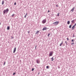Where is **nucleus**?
Segmentation results:
<instances>
[{
    "label": "nucleus",
    "mask_w": 76,
    "mask_h": 76,
    "mask_svg": "<svg viewBox=\"0 0 76 76\" xmlns=\"http://www.w3.org/2000/svg\"><path fill=\"white\" fill-rule=\"evenodd\" d=\"M1 25V23H0V25Z\"/></svg>",
    "instance_id": "40"
},
{
    "label": "nucleus",
    "mask_w": 76,
    "mask_h": 76,
    "mask_svg": "<svg viewBox=\"0 0 76 76\" xmlns=\"http://www.w3.org/2000/svg\"><path fill=\"white\" fill-rule=\"evenodd\" d=\"M39 73H38V75H39Z\"/></svg>",
    "instance_id": "39"
},
{
    "label": "nucleus",
    "mask_w": 76,
    "mask_h": 76,
    "mask_svg": "<svg viewBox=\"0 0 76 76\" xmlns=\"http://www.w3.org/2000/svg\"><path fill=\"white\" fill-rule=\"evenodd\" d=\"M50 34H51L50 33H49V34H48V37H50Z\"/></svg>",
    "instance_id": "17"
},
{
    "label": "nucleus",
    "mask_w": 76,
    "mask_h": 76,
    "mask_svg": "<svg viewBox=\"0 0 76 76\" xmlns=\"http://www.w3.org/2000/svg\"><path fill=\"white\" fill-rule=\"evenodd\" d=\"M26 15H25V16H24V18H26Z\"/></svg>",
    "instance_id": "32"
},
{
    "label": "nucleus",
    "mask_w": 76,
    "mask_h": 76,
    "mask_svg": "<svg viewBox=\"0 0 76 76\" xmlns=\"http://www.w3.org/2000/svg\"><path fill=\"white\" fill-rule=\"evenodd\" d=\"M34 68H32L31 70L32 71H34Z\"/></svg>",
    "instance_id": "24"
},
{
    "label": "nucleus",
    "mask_w": 76,
    "mask_h": 76,
    "mask_svg": "<svg viewBox=\"0 0 76 76\" xmlns=\"http://www.w3.org/2000/svg\"><path fill=\"white\" fill-rule=\"evenodd\" d=\"M67 24L68 25H69V24H70V21H69V20L67 22Z\"/></svg>",
    "instance_id": "9"
},
{
    "label": "nucleus",
    "mask_w": 76,
    "mask_h": 76,
    "mask_svg": "<svg viewBox=\"0 0 76 76\" xmlns=\"http://www.w3.org/2000/svg\"><path fill=\"white\" fill-rule=\"evenodd\" d=\"M39 62H40L39 60L38 59H37L36 60V63H38V64L39 63Z\"/></svg>",
    "instance_id": "5"
},
{
    "label": "nucleus",
    "mask_w": 76,
    "mask_h": 76,
    "mask_svg": "<svg viewBox=\"0 0 76 76\" xmlns=\"http://www.w3.org/2000/svg\"><path fill=\"white\" fill-rule=\"evenodd\" d=\"M52 61H53L54 60V58H53V57H52V58H51Z\"/></svg>",
    "instance_id": "20"
},
{
    "label": "nucleus",
    "mask_w": 76,
    "mask_h": 76,
    "mask_svg": "<svg viewBox=\"0 0 76 76\" xmlns=\"http://www.w3.org/2000/svg\"><path fill=\"white\" fill-rule=\"evenodd\" d=\"M59 14H60V12L58 13L57 16H59Z\"/></svg>",
    "instance_id": "21"
},
{
    "label": "nucleus",
    "mask_w": 76,
    "mask_h": 76,
    "mask_svg": "<svg viewBox=\"0 0 76 76\" xmlns=\"http://www.w3.org/2000/svg\"><path fill=\"white\" fill-rule=\"evenodd\" d=\"M71 44L72 45H75V43H74V42H72L71 43Z\"/></svg>",
    "instance_id": "19"
},
{
    "label": "nucleus",
    "mask_w": 76,
    "mask_h": 76,
    "mask_svg": "<svg viewBox=\"0 0 76 76\" xmlns=\"http://www.w3.org/2000/svg\"><path fill=\"white\" fill-rule=\"evenodd\" d=\"M26 15H27V13H26Z\"/></svg>",
    "instance_id": "38"
},
{
    "label": "nucleus",
    "mask_w": 76,
    "mask_h": 76,
    "mask_svg": "<svg viewBox=\"0 0 76 76\" xmlns=\"http://www.w3.org/2000/svg\"><path fill=\"white\" fill-rule=\"evenodd\" d=\"M2 5H3V4H4V1H2Z\"/></svg>",
    "instance_id": "15"
},
{
    "label": "nucleus",
    "mask_w": 76,
    "mask_h": 76,
    "mask_svg": "<svg viewBox=\"0 0 76 76\" xmlns=\"http://www.w3.org/2000/svg\"><path fill=\"white\" fill-rule=\"evenodd\" d=\"M73 37H75V34H73Z\"/></svg>",
    "instance_id": "26"
},
{
    "label": "nucleus",
    "mask_w": 76,
    "mask_h": 76,
    "mask_svg": "<svg viewBox=\"0 0 76 76\" xmlns=\"http://www.w3.org/2000/svg\"><path fill=\"white\" fill-rule=\"evenodd\" d=\"M11 38L12 39H13L14 37L13 36H11Z\"/></svg>",
    "instance_id": "25"
},
{
    "label": "nucleus",
    "mask_w": 76,
    "mask_h": 76,
    "mask_svg": "<svg viewBox=\"0 0 76 76\" xmlns=\"http://www.w3.org/2000/svg\"><path fill=\"white\" fill-rule=\"evenodd\" d=\"M16 47H15L14 48V51L13 52V53H15V52H16Z\"/></svg>",
    "instance_id": "4"
},
{
    "label": "nucleus",
    "mask_w": 76,
    "mask_h": 76,
    "mask_svg": "<svg viewBox=\"0 0 76 76\" xmlns=\"http://www.w3.org/2000/svg\"><path fill=\"white\" fill-rule=\"evenodd\" d=\"M46 29H47V27H45L43 28L42 30L44 31L45 30H46Z\"/></svg>",
    "instance_id": "7"
},
{
    "label": "nucleus",
    "mask_w": 76,
    "mask_h": 76,
    "mask_svg": "<svg viewBox=\"0 0 76 76\" xmlns=\"http://www.w3.org/2000/svg\"><path fill=\"white\" fill-rule=\"evenodd\" d=\"M39 31H37V32H36L35 34H38V33H39Z\"/></svg>",
    "instance_id": "13"
},
{
    "label": "nucleus",
    "mask_w": 76,
    "mask_h": 76,
    "mask_svg": "<svg viewBox=\"0 0 76 76\" xmlns=\"http://www.w3.org/2000/svg\"><path fill=\"white\" fill-rule=\"evenodd\" d=\"M30 31H28V34H29V33H30Z\"/></svg>",
    "instance_id": "36"
},
{
    "label": "nucleus",
    "mask_w": 76,
    "mask_h": 76,
    "mask_svg": "<svg viewBox=\"0 0 76 76\" xmlns=\"http://www.w3.org/2000/svg\"><path fill=\"white\" fill-rule=\"evenodd\" d=\"M47 20H46V19H44L42 21V23H43V24H44L45 23V22H46V21Z\"/></svg>",
    "instance_id": "3"
},
{
    "label": "nucleus",
    "mask_w": 76,
    "mask_h": 76,
    "mask_svg": "<svg viewBox=\"0 0 76 76\" xmlns=\"http://www.w3.org/2000/svg\"><path fill=\"white\" fill-rule=\"evenodd\" d=\"M9 29H10V27L9 26H8L7 27V30H9Z\"/></svg>",
    "instance_id": "12"
},
{
    "label": "nucleus",
    "mask_w": 76,
    "mask_h": 76,
    "mask_svg": "<svg viewBox=\"0 0 76 76\" xmlns=\"http://www.w3.org/2000/svg\"><path fill=\"white\" fill-rule=\"evenodd\" d=\"M75 44H76V43H75Z\"/></svg>",
    "instance_id": "41"
},
{
    "label": "nucleus",
    "mask_w": 76,
    "mask_h": 76,
    "mask_svg": "<svg viewBox=\"0 0 76 76\" xmlns=\"http://www.w3.org/2000/svg\"><path fill=\"white\" fill-rule=\"evenodd\" d=\"M16 74V73L14 72L13 73V75H15Z\"/></svg>",
    "instance_id": "28"
},
{
    "label": "nucleus",
    "mask_w": 76,
    "mask_h": 76,
    "mask_svg": "<svg viewBox=\"0 0 76 76\" xmlns=\"http://www.w3.org/2000/svg\"><path fill=\"white\" fill-rule=\"evenodd\" d=\"M5 64H6V62H4V65H5Z\"/></svg>",
    "instance_id": "27"
},
{
    "label": "nucleus",
    "mask_w": 76,
    "mask_h": 76,
    "mask_svg": "<svg viewBox=\"0 0 76 76\" xmlns=\"http://www.w3.org/2000/svg\"><path fill=\"white\" fill-rule=\"evenodd\" d=\"M12 17H13V16H14V14H13L12 15Z\"/></svg>",
    "instance_id": "30"
},
{
    "label": "nucleus",
    "mask_w": 76,
    "mask_h": 76,
    "mask_svg": "<svg viewBox=\"0 0 76 76\" xmlns=\"http://www.w3.org/2000/svg\"><path fill=\"white\" fill-rule=\"evenodd\" d=\"M71 22L72 23H75V20H72L71 21Z\"/></svg>",
    "instance_id": "8"
},
{
    "label": "nucleus",
    "mask_w": 76,
    "mask_h": 76,
    "mask_svg": "<svg viewBox=\"0 0 76 76\" xmlns=\"http://www.w3.org/2000/svg\"><path fill=\"white\" fill-rule=\"evenodd\" d=\"M53 56V53H52V52H51L50 53L49 56Z\"/></svg>",
    "instance_id": "6"
},
{
    "label": "nucleus",
    "mask_w": 76,
    "mask_h": 76,
    "mask_svg": "<svg viewBox=\"0 0 76 76\" xmlns=\"http://www.w3.org/2000/svg\"><path fill=\"white\" fill-rule=\"evenodd\" d=\"M66 39H67V40H68V41H69V40L68 38H67Z\"/></svg>",
    "instance_id": "33"
},
{
    "label": "nucleus",
    "mask_w": 76,
    "mask_h": 76,
    "mask_svg": "<svg viewBox=\"0 0 76 76\" xmlns=\"http://www.w3.org/2000/svg\"><path fill=\"white\" fill-rule=\"evenodd\" d=\"M48 67H49V66H46V68L47 69H48Z\"/></svg>",
    "instance_id": "23"
},
{
    "label": "nucleus",
    "mask_w": 76,
    "mask_h": 76,
    "mask_svg": "<svg viewBox=\"0 0 76 76\" xmlns=\"http://www.w3.org/2000/svg\"><path fill=\"white\" fill-rule=\"evenodd\" d=\"M8 12H9V9L8 8L6 9V10H5L3 12V13L4 14H5L6 13H6H8Z\"/></svg>",
    "instance_id": "1"
},
{
    "label": "nucleus",
    "mask_w": 76,
    "mask_h": 76,
    "mask_svg": "<svg viewBox=\"0 0 76 76\" xmlns=\"http://www.w3.org/2000/svg\"><path fill=\"white\" fill-rule=\"evenodd\" d=\"M14 5H16V3L15 2L14 4Z\"/></svg>",
    "instance_id": "29"
},
{
    "label": "nucleus",
    "mask_w": 76,
    "mask_h": 76,
    "mask_svg": "<svg viewBox=\"0 0 76 76\" xmlns=\"http://www.w3.org/2000/svg\"><path fill=\"white\" fill-rule=\"evenodd\" d=\"M76 23H75V24L74 25V26L75 27V26H76Z\"/></svg>",
    "instance_id": "34"
},
{
    "label": "nucleus",
    "mask_w": 76,
    "mask_h": 76,
    "mask_svg": "<svg viewBox=\"0 0 76 76\" xmlns=\"http://www.w3.org/2000/svg\"><path fill=\"white\" fill-rule=\"evenodd\" d=\"M65 43H66V45H68V44L67 43V42L66 41H65Z\"/></svg>",
    "instance_id": "22"
},
{
    "label": "nucleus",
    "mask_w": 76,
    "mask_h": 76,
    "mask_svg": "<svg viewBox=\"0 0 76 76\" xmlns=\"http://www.w3.org/2000/svg\"><path fill=\"white\" fill-rule=\"evenodd\" d=\"M71 41L72 42H74L75 41V40L74 39H72Z\"/></svg>",
    "instance_id": "18"
},
{
    "label": "nucleus",
    "mask_w": 76,
    "mask_h": 76,
    "mask_svg": "<svg viewBox=\"0 0 76 76\" xmlns=\"http://www.w3.org/2000/svg\"><path fill=\"white\" fill-rule=\"evenodd\" d=\"M75 26H73L72 27V29H74V28H75Z\"/></svg>",
    "instance_id": "14"
},
{
    "label": "nucleus",
    "mask_w": 76,
    "mask_h": 76,
    "mask_svg": "<svg viewBox=\"0 0 76 76\" xmlns=\"http://www.w3.org/2000/svg\"><path fill=\"white\" fill-rule=\"evenodd\" d=\"M50 12V10H48V13Z\"/></svg>",
    "instance_id": "37"
},
{
    "label": "nucleus",
    "mask_w": 76,
    "mask_h": 76,
    "mask_svg": "<svg viewBox=\"0 0 76 76\" xmlns=\"http://www.w3.org/2000/svg\"><path fill=\"white\" fill-rule=\"evenodd\" d=\"M63 42L62 41V42L60 44V46H61L63 44Z\"/></svg>",
    "instance_id": "11"
},
{
    "label": "nucleus",
    "mask_w": 76,
    "mask_h": 76,
    "mask_svg": "<svg viewBox=\"0 0 76 76\" xmlns=\"http://www.w3.org/2000/svg\"><path fill=\"white\" fill-rule=\"evenodd\" d=\"M69 28H72V25H70L69 26Z\"/></svg>",
    "instance_id": "16"
},
{
    "label": "nucleus",
    "mask_w": 76,
    "mask_h": 76,
    "mask_svg": "<svg viewBox=\"0 0 76 76\" xmlns=\"http://www.w3.org/2000/svg\"><path fill=\"white\" fill-rule=\"evenodd\" d=\"M56 7H58V5H56Z\"/></svg>",
    "instance_id": "31"
},
{
    "label": "nucleus",
    "mask_w": 76,
    "mask_h": 76,
    "mask_svg": "<svg viewBox=\"0 0 76 76\" xmlns=\"http://www.w3.org/2000/svg\"><path fill=\"white\" fill-rule=\"evenodd\" d=\"M74 9H75V7H73V8L71 10V11H72V12H73Z\"/></svg>",
    "instance_id": "10"
},
{
    "label": "nucleus",
    "mask_w": 76,
    "mask_h": 76,
    "mask_svg": "<svg viewBox=\"0 0 76 76\" xmlns=\"http://www.w3.org/2000/svg\"><path fill=\"white\" fill-rule=\"evenodd\" d=\"M58 21H56L55 22L53 23V25H57V24H58Z\"/></svg>",
    "instance_id": "2"
},
{
    "label": "nucleus",
    "mask_w": 76,
    "mask_h": 76,
    "mask_svg": "<svg viewBox=\"0 0 76 76\" xmlns=\"http://www.w3.org/2000/svg\"><path fill=\"white\" fill-rule=\"evenodd\" d=\"M35 49H37V45L35 46Z\"/></svg>",
    "instance_id": "35"
}]
</instances>
